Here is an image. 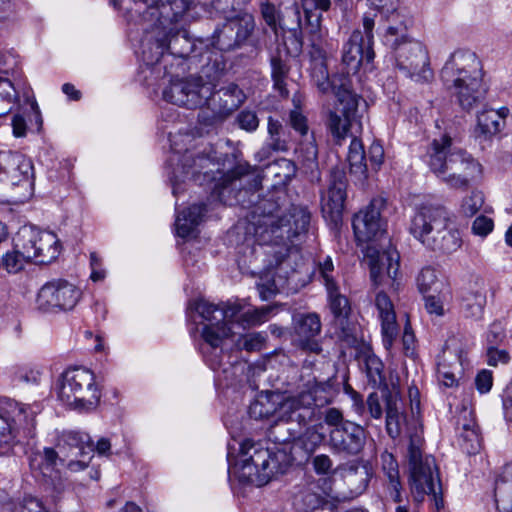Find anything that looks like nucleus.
Masks as SVG:
<instances>
[{
    "label": "nucleus",
    "mask_w": 512,
    "mask_h": 512,
    "mask_svg": "<svg viewBox=\"0 0 512 512\" xmlns=\"http://www.w3.org/2000/svg\"><path fill=\"white\" fill-rule=\"evenodd\" d=\"M347 197V179L339 168L330 171L327 189L321 191V210L324 217L333 223L341 220Z\"/></svg>",
    "instance_id": "obj_19"
},
{
    "label": "nucleus",
    "mask_w": 512,
    "mask_h": 512,
    "mask_svg": "<svg viewBox=\"0 0 512 512\" xmlns=\"http://www.w3.org/2000/svg\"><path fill=\"white\" fill-rule=\"evenodd\" d=\"M366 258L369 261L370 276L375 285L382 284L384 278L395 281L400 267V255L396 249L389 246L379 250L373 244L366 247Z\"/></svg>",
    "instance_id": "obj_20"
},
{
    "label": "nucleus",
    "mask_w": 512,
    "mask_h": 512,
    "mask_svg": "<svg viewBox=\"0 0 512 512\" xmlns=\"http://www.w3.org/2000/svg\"><path fill=\"white\" fill-rule=\"evenodd\" d=\"M320 317L316 313H301L293 317V331L297 345L304 351L319 354L321 345L316 337L321 332Z\"/></svg>",
    "instance_id": "obj_23"
},
{
    "label": "nucleus",
    "mask_w": 512,
    "mask_h": 512,
    "mask_svg": "<svg viewBox=\"0 0 512 512\" xmlns=\"http://www.w3.org/2000/svg\"><path fill=\"white\" fill-rule=\"evenodd\" d=\"M250 173L248 164H238L226 175H221L219 181L214 184L209 200L218 201L224 205H235L243 200L241 194L247 193V189L240 188L241 177Z\"/></svg>",
    "instance_id": "obj_21"
},
{
    "label": "nucleus",
    "mask_w": 512,
    "mask_h": 512,
    "mask_svg": "<svg viewBox=\"0 0 512 512\" xmlns=\"http://www.w3.org/2000/svg\"><path fill=\"white\" fill-rule=\"evenodd\" d=\"M311 214L307 208L292 205L287 213H282L280 205L272 199H263L253 208L250 214L249 231L260 247L277 246L265 251L267 256L272 255L267 270L279 266L287 256L289 243L297 236L306 233L310 224Z\"/></svg>",
    "instance_id": "obj_1"
},
{
    "label": "nucleus",
    "mask_w": 512,
    "mask_h": 512,
    "mask_svg": "<svg viewBox=\"0 0 512 512\" xmlns=\"http://www.w3.org/2000/svg\"><path fill=\"white\" fill-rule=\"evenodd\" d=\"M375 305L381 320L383 345L386 349H390L398 334V325L393 303L387 294L380 292L376 296Z\"/></svg>",
    "instance_id": "obj_27"
},
{
    "label": "nucleus",
    "mask_w": 512,
    "mask_h": 512,
    "mask_svg": "<svg viewBox=\"0 0 512 512\" xmlns=\"http://www.w3.org/2000/svg\"><path fill=\"white\" fill-rule=\"evenodd\" d=\"M266 337L260 332H252L239 335L235 340V346L238 350L248 352L260 351L265 346Z\"/></svg>",
    "instance_id": "obj_53"
},
{
    "label": "nucleus",
    "mask_w": 512,
    "mask_h": 512,
    "mask_svg": "<svg viewBox=\"0 0 512 512\" xmlns=\"http://www.w3.org/2000/svg\"><path fill=\"white\" fill-rule=\"evenodd\" d=\"M81 290L65 279L45 283L36 296V308L42 312H65L74 309L81 298Z\"/></svg>",
    "instance_id": "obj_14"
},
{
    "label": "nucleus",
    "mask_w": 512,
    "mask_h": 512,
    "mask_svg": "<svg viewBox=\"0 0 512 512\" xmlns=\"http://www.w3.org/2000/svg\"><path fill=\"white\" fill-rule=\"evenodd\" d=\"M375 57L373 47L367 45L361 30H354L342 49V64L350 73H356L363 64H370Z\"/></svg>",
    "instance_id": "obj_24"
},
{
    "label": "nucleus",
    "mask_w": 512,
    "mask_h": 512,
    "mask_svg": "<svg viewBox=\"0 0 512 512\" xmlns=\"http://www.w3.org/2000/svg\"><path fill=\"white\" fill-rule=\"evenodd\" d=\"M383 363L382 361L375 355H367L365 358V371L366 376L368 378V382L373 387L380 388L381 386L385 387V391H389L386 385V378L383 373Z\"/></svg>",
    "instance_id": "obj_46"
},
{
    "label": "nucleus",
    "mask_w": 512,
    "mask_h": 512,
    "mask_svg": "<svg viewBox=\"0 0 512 512\" xmlns=\"http://www.w3.org/2000/svg\"><path fill=\"white\" fill-rule=\"evenodd\" d=\"M382 469L389 481L400 479L398 463L391 453L384 452L381 454Z\"/></svg>",
    "instance_id": "obj_64"
},
{
    "label": "nucleus",
    "mask_w": 512,
    "mask_h": 512,
    "mask_svg": "<svg viewBox=\"0 0 512 512\" xmlns=\"http://www.w3.org/2000/svg\"><path fill=\"white\" fill-rule=\"evenodd\" d=\"M440 285L436 270L432 267L423 268L417 276V287L422 294L437 292Z\"/></svg>",
    "instance_id": "obj_52"
},
{
    "label": "nucleus",
    "mask_w": 512,
    "mask_h": 512,
    "mask_svg": "<svg viewBox=\"0 0 512 512\" xmlns=\"http://www.w3.org/2000/svg\"><path fill=\"white\" fill-rule=\"evenodd\" d=\"M371 9L379 13L388 25H400L405 20V26L411 24L410 18L399 7V0H367Z\"/></svg>",
    "instance_id": "obj_39"
},
{
    "label": "nucleus",
    "mask_w": 512,
    "mask_h": 512,
    "mask_svg": "<svg viewBox=\"0 0 512 512\" xmlns=\"http://www.w3.org/2000/svg\"><path fill=\"white\" fill-rule=\"evenodd\" d=\"M402 21L400 25L387 26L383 42L394 51L396 66L405 76L416 82H428L433 78L428 54L420 42L408 38V26Z\"/></svg>",
    "instance_id": "obj_8"
},
{
    "label": "nucleus",
    "mask_w": 512,
    "mask_h": 512,
    "mask_svg": "<svg viewBox=\"0 0 512 512\" xmlns=\"http://www.w3.org/2000/svg\"><path fill=\"white\" fill-rule=\"evenodd\" d=\"M383 398L386 412V432L392 439H396L402 433L405 420L401 411V400L391 391L383 393Z\"/></svg>",
    "instance_id": "obj_35"
},
{
    "label": "nucleus",
    "mask_w": 512,
    "mask_h": 512,
    "mask_svg": "<svg viewBox=\"0 0 512 512\" xmlns=\"http://www.w3.org/2000/svg\"><path fill=\"white\" fill-rule=\"evenodd\" d=\"M0 182L6 186H20L27 192L31 191L34 182L31 159L18 152H0Z\"/></svg>",
    "instance_id": "obj_17"
},
{
    "label": "nucleus",
    "mask_w": 512,
    "mask_h": 512,
    "mask_svg": "<svg viewBox=\"0 0 512 512\" xmlns=\"http://www.w3.org/2000/svg\"><path fill=\"white\" fill-rule=\"evenodd\" d=\"M217 166L218 157L213 146L206 147L202 152L196 154L186 152L170 177L173 194L177 196L181 192L180 184L186 179H193L200 185L215 181L217 179L215 168L216 173L221 174Z\"/></svg>",
    "instance_id": "obj_12"
},
{
    "label": "nucleus",
    "mask_w": 512,
    "mask_h": 512,
    "mask_svg": "<svg viewBox=\"0 0 512 512\" xmlns=\"http://www.w3.org/2000/svg\"><path fill=\"white\" fill-rule=\"evenodd\" d=\"M59 399L79 410H91L100 402L101 392L94 373L85 367L66 369L60 378Z\"/></svg>",
    "instance_id": "obj_10"
},
{
    "label": "nucleus",
    "mask_w": 512,
    "mask_h": 512,
    "mask_svg": "<svg viewBox=\"0 0 512 512\" xmlns=\"http://www.w3.org/2000/svg\"><path fill=\"white\" fill-rule=\"evenodd\" d=\"M41 405H22L17 408L13 417L0 413V454L5 453L20 430L27 437H33L35 431V416L41 411Z\"/></svg>",
    "instance_id": "obj_16"
},
{
    "label": "nucleus",
    "mask_w": 512,
    "mask_h": 512,
    "mask_svg": "<svg viewBox=\"0 0 512 512\" xmlns=\"http://www.w3.org/2000/svg\"><path fill=\"white\" fill-rule=\"evenodd\" d=\"M386 200L382 197L373 198L369 205L356 213L352 220V227L359 242H371L385 233L386 223L382 217Z\"/></svg>",
    "instance_id": "obj_18"
},
{
    "label": "nucleus",
    "mask_w": 512,
    "mask_h": 512,
    "mask_svg": "<svg viewBox=\"0 0 512 512\" xmlns=\"http://www.w3.org/2000/svg\"><path fill=\"white\" fill-rule=\"evenodd\" d=\"M210 95L211 81H204L201 76L171 79L162 92L165 101L188 109L205 106Z\"/></svg>",
    "instance_id": "obj_13"
},
{
    "label": "nucleus",
    "mask_w": 512,
    "mask_h": 512,
    "mask_svg": "<svg viewBox=\"0 0 512 512\" xmlns=\"http://www.w3.org/2000/svg\"><path fill=\"white\" fill-rule=\"evenodd\" d=\"M441 81L464 111H471L486 98L481 61L470 50H456L445 62Z\"/></svg>",
    "instance_id": "obj_3"
},
{
    "label": "nucleus",
    "mask_w": 512,
    "mask_h": 512,
    "mask_svg": "<svg viewBox=\"0 0 512 512\" xmlns=\"http://www.w3.org/2000/svg\"><path fill=\"white\" fill-rule=\"evenodd\" d=\"M343 84L334 93L338 107L335 111H329L326 122L327 129L336 144H341L348 136L352 123L361 118L362 113L367 109L366 101L352 90L349 77L347 83Z\"/></svg>",
    "instance_id": "obj_11"
},
{
    "label": "nucleus",
    "mask_w": 512,
    "mask_h": 512,
    "mask_svg": "<svg viewBox=\"0 0 512 512\" xmlns=\"http://www.w3.org/2000/svg\"><path fill=\"white\" fill-rule=\"evenodd\" d=\"M494 496L501 512H512V464L505 465L496 477Z\"/></svg>",
    "instance_id": "obj_38"
},
{
    "label": "nucleus",
    "mask_w": 512,
    "mask_h": 512,
    "mask_svg": "<svg viewBox=\"0 0 512 512\" xmlns=\"http://www.w3.org/2000/svg\"><path fill=\"white\" fill-rule=\"evenodd\" d=\"M365 430L362 426L350 422L341 428H333L329 432V446L335 454L355 456L365 444Z\"/></svg>",
    "instance_id": "obj_22"
},
{
    "label": "nucleus",
    "mask_w": 512,
    "mask_h": 512,
    "mask_svg": "<svg viewBox=\"0 0 512 512\" xmlns=\"http://www.w3.org/2000/svg\"><path fill=\"white\" fill-rule=\"evenodd\" d=\"M282 394L277 392H262L249 406V416L255 420L274 419L280 421Z\"/></svg>",
    "instance_id": "obj_30"
},
{
    "label": "nucleus",
    "mask_w": 512,
    "mask_h": 512,
    "mask_svg": "<svg viewBox=\"0 0 512 512\" xmlns=\"http://www.w3.org/2000/svg\"><path fill=\"white\" fill-rule=\"evenodd\" d=\"M243 311V306L239 301H227L220 303L219 315L221 316V324L225 323L226 327L230 325L234 320L240 317Z\"/></svg>",
    "instance_id": "obj_57"
},
{
    "label": "nucleus",
    "mask_w": 512,
    "mask_h": 512,
    "mask_svg": "<svg viewBox=\"0 0 512 512\" xmlns=\"http://www.w3.org/2000/svg\"><path fill=\"white\" fill-rule=\"evenodd\" d=\"M195 0H189L183 11L164 14V6H171V0H159L145 8L141 14L142 31L145 33L143 41V60L147 65L158 64L164 59V53L185 58L194 49V44L187 32L179 26L185 13L192 7Z\"/></svg>",
    "instance_id": "obj_2"
},
{
    "label": "nucleus",
    "mask_w": 512,
    "mask_h": 512,
    "mask_svg": "<svg viewBox=\"0 0 512 512\" xmlns=\"http://www.w3.org/2000/svg\"><path fill=\"white\" fill-rule=\"evenodd\" d=\"M461 437V448L467 454H476L481 448V437L478 428L470 426L469 424L463 425V432Z\"/></svg>",
    "instance_id": "obj_49"
},
{
    "label": "nucleus",
    "mask_w": 512,
    "mask_h": 512,
    "mask_svg": "<svg viewBox=\"0 0 512 512\" xmlns=\"http://www.w3.org/2000/svg\"><path fill=\"white\" fill-rule=\"evenodd\" d=\"M323 440V435L313 427L306 428L305 432L295 438L291 443L298 457L304 458L312 454Z\"/></svg>",
    "instance_id": "obj_43"
},
{
    "label": "nucleus",
    "mask_w": 512,
    "mask_h": 512,
    "mask_svg": "<svg viewBox=\"0 0 512 512\" xmlns=\"http://www.w3.org/2000/svg\"><path fill=\"white\" fill-rule=\"evenodd\" d=\"M321 497L313 492L305 491L296 497V505L304 512H312L319 507Z\"/></svg>",
    "instance_id": "obj_62"
},
{
    "label": "nucleus",
    "mask_w": 512,
    "mask_h": 512,
    "mask_svg": "<svg viewBox=\"0 0 512 512\" xmlns=\"http://www.w3.org/2000/svg\"><path fill=\"white\" fill-rule=\"evenodd\" d=\"M329 305L334 321H343L344 317L349 316L351 307L347 297L340 293L339 285L334 288L327 289Z\"/></svg>",
    "instance_id": "obj_44"
},
{
    "label": "nucleus",
    "mask_w": 512,
    "mask_h": 512,
    "mask_svg": "<svg viewBox=\"0 0 512 512\" xmlns=\"http://www.w3.org/2000/svg\"><path fill=\"white\" fill-rule=\"evenodd\" d=\"M206 212L207 205L205 203L194 204L183 210L177 215L175 222L177 235L182 238L192 236L202 222Z\"/></svg>",
    "instance_id": "obj_36"
},
{
    "label": "nucleus",
    "mask_w": 512,
    "mask_h": 512,
    "mask_svg": "<svg viewBox=\"0 0 512 512\" xmlns=\"http://www.w3.org/2000/svg\"><path fill=\"white\" fill-rule=\"evenodd\" d=\"M58 463L66 465L67 459H62V455L58 449L55 450L51 447L44 448L41 463L43 474L46 475V471H53Z\"/></svg>",
    "instance_id": "obj_60"
},
{
    "label": "nucleus",
    "mask_w": 512,
    "mask_h": 512,
    "mask_svg": "<svg viewBox=\"0 0 512 512\" xmlns=\"http://www.w3.org/2000/svg\"><path fill=\"white\" fill-rule=\"evenodd\" d=\"M42 371L38 367H17L14 371V379L27 384H38Z\"/></svg>",
    "instance_id": "obj_61"
},
{
    "label": "nucleus",
    "mask_w": 512,
    "mask_h": 512,
    "mask_svg": "<svg viewBox=\"0 0 512 512\" xmlns=\"http://www.w3.org/2000/svg\"><path fill=\"white\" fill-rule=\"evenodd\" d=\"M240 452L244 457L243 469L252 467L256 472L262 471L267 477L269 472L270 448H263L259 443H254L252 440H245L241 443ZM251 474V471H249Z\"/></svg>",
    "instance_id": "obj_33"
},
{
    "label": "nucleus",
    "mask_w": 512,
    "mask_h": 512,
    "mask_svg": "<svg viewBox=\"0 0 512 512\" xmlns=\"http://www.w3.org/2000/svg\"><path fill=\"white\" fill-rule=\"evenodd\" d=\"M333 386L332 379L314 380L307 390L290 396L282 395L280 421L295 422L301 427H306L316 419L318 408L332 401Z\"/></svg>",
    "instance_id": "obj_9"
},
{
    "label": "nucleus",
    "mask_w": 512,
    "mask_h": 512,
    "mask_svg": "<svg viewBox=\"0 0 512 512\" xmlns=\"http://www.w3.org/2000/svg\"><path fill=\"white\" fill-rule=\"evenodd\" d=\"M278 26L283 30L296 31L302 27L299 8L296 5L286 7L281 12Z\"/></svg>",
    "instance_id": "obj_54"
},
{
    "label": "nucleus",
    "mask_w": 512,
    "mask_h": 512,
    "mask_svg": "<svg viewBox=\"0 0 512 512\" xmlns=\"http://www.w3.org/2000/svg\"><path fill=\"white\" fill-rule=\"evenodd\" d=\"M486 290L475 284L464 288L460 295V311L467 319L480 320L486 306Z\"/></svg>",
    "instance_id": "obj_31"
},
{
    "label": "nucleus",
    "mask_w": 512,
    "mask_h": 512,
    "mask_svg": "<svg viewBox=\"0 0 512 512\" xmlns=\"http://www.w3.org/2000/svg\"><path fill=\"white\" fill-rule=\"evenodd\" d=\"M318 274L326 290L338 286V282L335 278V269L330 257H326L323 262L318 265Z\"/></svg>",
    "instance_id": "obj_59"
},
{
    "label": "nucleus",
    "mask_w": 512,
    "mask_h": 512,
    "mask_svg": "<svg viewBox=\"0 0 512 512\" xmlns=\"http://www.w3.org/2000/svg\"><path fill=\"white\" fill-rule=\"evenodd\" d=\"M272 310L273 308L271 306H262L260 308L247 310L240 314V317L236 319V322L244 328L259 325L268 320Z\"/></svg>",
    "instance_id": "obj_50"
},
{
    "label": "nucleus",
    "mask_w": 512,
    "mask_h": 512,
    "mask_svg": "<svg viewBox=\"0 0 512 512\" xmlns=\"http://www.w3.org/2000/svg\"><path fill=\"white\" fill-rule=\"evenodd\" d=\"M335 325L338 338L349 346H356L359 340L360 328L357 323L351 321L349 316L344 317L343 321L336 320Z\"/></svg>",
    "instance_id": "obj_48"
},
{
    "label": "nucleus",
    "mask_w": 512,
    "mask_h": 512,
    "mask_svg": "<svg viewBox=\"0 0 512 512\" xmlns=\"http://www.w3.org/2000/svg\"><path fill=\"white\" fill-rule=\"evenodd\" d=\"M425 162L447 186L466 190L482 174V166L466 151L454 145L448 134L434 139L427 150Z\"/></svg>",
    "instance_id": "obj_4"
},
{
    "label": "nucleus",
    "mask_w": 512,
    "mask_h": 512,
    "mask_svg": "<svg viewBox=\"0 0 512 512\" xmlns=\"http://www.w3.org/2000/svg\"><path fill=\"white\" fill-rule=\"evenodd\" d=\"M410 234L424 247L451 254L462 245L460 232L453 226L451 213L444 206L420 207L410 220Z\"/></svg>",
    "instance_id": "obj_5"
},
{
    "label": "nucleus",
    "mask_w": 512,
    "mask_h": 512,
    "mask_svg": "<svg viewBox=\"0 0 512 512\" xmlns=\"http://www.w3.org/2000/svg\"><path fill=\"white\" fill-rule=\"evenodd\" d=\"M56 448L62 459H67L66 467L78 472L88 467L93 457L94 443L87 433L64 430L57 436Z\"/></svg>",
    "instance_id": "obj_15"
},
{
    "label": "nucleus",
    "mask_w": 512,
    "mask_h": 512,
    "mask_svg": "<svg viewBox=\"0 0 512 512\" xmlns=\"http://www.w3.org/2000/svg\"><path fill=\"white\" fill-rule=\"evenodd\" d=\"M293 445L290 442L270 448L269 472L267 477L271 478L277 474H284L286 470L298 460Z\"/></svg>",
    "instance_id": "obj_37"
},
{
    "label": "nucleus",
    "mask_w": 512,
    "mask_h": 512,
    "mask_svg": "<svg viewBox=\"0 0 512 512\" xmlns=\"http://www.w3.org/2000/svg\"><path fill=\"white\" fill-rule=\"evenodd\" d=\"M506 106L499 109L484 108L477 114V122L474 128V136L480 141L491 140L505 127L506 118L509 115Z\"/></svg>",
    "instance_id": "obj_26"
},
{
    "label": "nucleus",
    "mask_w": 512,
    "mask_h": 512,
    "mask_svg": "<svg viewBox=\"0 0 512 512\" xmlns=\"http://www.w3.org/2000/svg\"><path fill=\"white\" fill-rule=\"evenodd\" d=\"M313 60L316 62L312 68L311 77L314 85L321 93H335L340 86L344 85L343 83H347L348 76L344 73L335 74L332 77L329 76L328 69L324 64V58Z\"/></svg>",
    "instance_id": "obj_34"
},
{
    "label": "nucleus",
    "mask_w": 512,
    "mask_h": 512,
    "mask_svg": "<svg viewBox=\"0 0 512 512\" xmlns=\"http://www.w3.org/2000/svg\"><path fill=\"white\" fill-rule=\"evenodd\" d=\"M304 138L305 139L300 141L296 152L302 164L309 169H313L318 164V146L313 133H311L309 137Z\"/></svg>",
    "instance_id": "obj_45"
},
{
    "label": "nucleus",
    "mask_w": 512,
    "mask_h": 512,
    "mask_svg": "<svg viewBox=\"0 0 512 512\" xmlns=\"http://www.w3.org/2000/svg\"><path fill=\"white\" fill-rule=\"evenodd\" d=\"M287 124L299 134L301 138L307 137L309 134L308 119L300 110L299 107H295L288 114Z\"/></svg>",
    "instance_id": "obj_56"
},
{
    "label": "nucleus",
    "mask_w": 512,
    "mask_h": 512,
    "mask_svg": "<svg viewBox=\"0 0 512 512\" xmlns=\"http://www.w3.org/2000/svg\"><path fill=\"white\" fill-rule=\"evenodd\" d=\"M290 134L282 122L269 116L267 119V138L257 155L263 159L268 158L272 152H287L290 148Z\"/></svg>",
    "instance_id": "obj_29"
},
{
    "label": "nucleus",
    "mask_w": 512,
    "mask_h": 512,
    "mask_svg": "<svg viewBox=\"0 0 512 512\" xmlns=\"http://www.w3.org/2000/svg\"><path fill=\"white\" fill-rule=\"evenodd\" d=\"M407 459L409 464V485L415 501L422 502L426 495L431 496L437 511L443 508L442 488L435 459L423 455V435L421 428L408 430Z\"/></svg>",
    "instance_id": "obj_6"
},
{
    "label": "nucleus",
    "mask_w": 512,
    "mask_h": 512,
    "mask_svg": "<svg viewBox=\"0 0 512 512\" xmlns=\"http://www.w3.org/2000/svg\"><path fill=\"white\" fill-rule=\"evenodd\" d=\"M304 15L305 23L302 28L311 47L310 56L312 59L325 58L326 31L321 26L322 14L318 11H304Z\"/></svg>",
    "instance_id": "obj_28"
},
{
    "label": "nucleus",
    "mask_w": 512,
    "mask_h": 512,
    "mask_svg": "<svg viewBox=\"0 0 512 512\" xmlns=\"http://www.w3.org/2000/svg\"><path fill=\"white\" fill-rule=\"evenodd\" d=\"M347 160L350 166V173L358 180L364 181L367 178V165L365 162V151L362 142L353 138L349 145Z\"/></svg>",
    "instance_id": "obj_42"
},
{
    "label": "nucleus",
    "mask_w": 512,
    "mask_h": 512,
    "mask_svg": "<svg viewBox=\"0 0 512 512\" xmlns=\"http://www.w3.org/2000/svg\"><path fill=\"white\" fill-rule=\"evenodd\" d=\"M484 196L480 191H472L466 196L461 204V212L466 217L474 216L483 206Z\"/></svg>",
    "instance_id": "obj_58"
},
{
    "label": "nucleus",
    "mask_w": 512,
    "mask_h": 512,
    "mask_svg": "<svg viewBox=\"0 0 512 512\" xmlns=\"http://www.w3.org/2000/svg\"><path fill=\"white\" fill-rule=\"evenodd\" d=\"M38 230L33 227H22L14 238L16 252L22 254L28 261L37 259Z\"/></svg>",
    "instance_id": "obj_41"
},
{
    "label": "nucleus",
    "mask_w": 512,
    "mask_h": 512,
    "mask_svg": "<svg viewBox=\"0 0 512 512\" xmlns=\"http://www.w3.org/2000/svg\"><path fill=\"white\" fill-rule=\"evenodd\" d=\"M188 310L197 312L207 322L201 331V337L204 341L201 350L205 362L213 371H222L227 384H229L233 380L238 366L226 365L222 362V344L225 339L232 337L233 333L231 327H226L225 323L221 324L220 304L216 305L200 298L191 300Z\"/></svg>",
    "instance_id": "obj_7"
},
{
    "label": "nucleus",
    "mask_w": 512,
    "mask_h": 512,
    "mask_svg": "<svg viewBox=\"0 0 512 512\" xmlns=\"http://www.w3.org/2000/svg\"><path fill=\"white\" fill-rule=\"evenodd\" d=\"M233 28L228 26L227 21L216 28L212 36V45L220 51H231L239 48L233 36Z\"/></svg>",
    "instance_id": "obj_47"
},
{
    "label": "nucleus",
    "mask_w": 512,
    "mask_h": 512,
    "mask_svg": "<svg viewBox=\"0 0 512 512\" xmlns=\"http://www.w3.org/2000/svg\"><path fill=\"white\" fill-rule=\"evenodd\" d=\"M215 85L211 82V95L205 106L219 114L228 115L238 109L245 101L246 95L235 83H229L214 91Z\"/></svg>",
    "instance_id": "obj_25"
},
{
    "label": "nucleus",
    "mask_w": 512,
    "mask_h": 512,
    "mask_svg": "<svg viewBox=\"0 0 512 512\" xmlns=\"http://www.w3.org/2000/svg\"><path fill=\"white\" fill-rule=\"evenodd\" d=\"M289 68L287 64L277 56L271 58V74L274 82V87L281 93H288L286 90V78L288 76Z\"/></svg>",
    "instance_id": "obj_51"
},
{
    "label": "nucleus",
    "mask_w": 512,
    "mask_h": 512,
    "mask_svg": "<svg viewBox=\"0 0 512 512\" xmlns=\"http://www.w3.org/2000/svg\"><path fill=\"white\" fill-rule=\"evenodd\" d=\"M27 262L29 261L22 254L17 253L16 247L13 246V249L7 251L0 260V268H4L8 273H17Z\"/></svg>",
    "instance_id": "obj_55"
},
{
    "label": "nucleus",
    "mask_w": 512,
    "mask_h": 512,
    "mask_svg": "<svg viewBox=\"0 0 512 512\" xmlns=\"http://www.w3.org/2000/svg\"><path fill=\"white\" fill-rule=\"evenodd\" d=\"M236 121L239 127L247 132H253L259 127V118L256 112L252 110L240 111Z\"/></svg>",
    "instance_id": "obj_63"
},
{
    "label": "nucleus",
    "mask_w": 512,
    "mask_h": 512,
    "mask_svg": "<svg viewBox=\"0 0 512 512\" xmlns=\"http://www.w3.org/2000/svg\"><path fill=\"white\" fill-rule=\"evenodd\" d=\"M219 11L225 14V20L230 28H233V36L239 48L247 44L255 29V20L252 14L246 11H236L234 8L229 14L220 6Z\"/></svg>",
    "instance_id": "obj_32"
},
{
    "label": "nucleus",
    "mask_w": 512,
    "mask_h": 512,
    "mask_svg": "<svg viewBox=\"0 0 512 512\" xmlns=\"http://www.w3.org/2000/svg\"><path fill=\"white\" fill-rule=\"evenodd\" d=\"M37 259L35 263L48 264L60 254V243L56 234L50 231L38 230Z\"/></svg>",
    "instance_id": "obj_40"
}]
</instances>
